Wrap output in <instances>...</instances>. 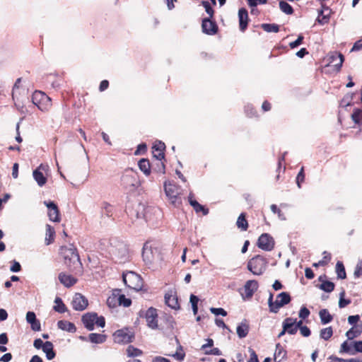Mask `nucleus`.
Masks as SVG:
<instances>
[{"instance_id":"nucleus-1","label":"nucleus","mask_w":362,"mask_h":362,"mask_svg":"<svg viewBox=\"0 0 362 362\" xmlns=\"http://www.w3.org/2000/svg\"><path fill=\"white\" fill-rule=\"evenodd\" d=\"M108 252L112 259L116 263H123L128 259V248L122 241L112 240Z\"/></svg>"},{"instance_id":"nucleus-2","label":"nucleus","mask_w":362,"mask_h":362,"mask_svg":"<svg viewBox=\"0 0 362 362\" xmlns=\"http://www.w3.org/2000/svg\"><path fill=\"white\" fill-rule=\"evenodd\" d=\"M121 184L127 192H134L140 185L137 173L132 169L126 170L122 175Z\"/></svg>"},{"instance_id":"nucleus-3","label":"nucleus","mask_w":362,"mask_h":362,"mask_svg":"<svg viewBox=\"0 0 362 362\" xmlns=\"http://www.w3.org/2000/svg\"><path fill=\"white\" fill-rule=\"evenodd\" d=\"M268 262L261 255H256L252 257L247 264V269L254 275H262L267 269Z\"/></svg>"},{"instance_id":"nucleus-4","label":"nucleus","mask_w":362,"mask_h":362,"mask_svg":"<svg viewBox=\"0 0 362 362\" xmlns=\"http://www.w3.org/2000/svg\"><path fill=\"white\" fill-rule=\"evenodd\" d=\"M164 190L170 203L175 207H180L182 204V199L180 197V187L172 183L164 184Z\"/></svg>"},{"instance_id":"nucleus-5","label":"nucleus","mask_w":362,"mask_h":362,"mask_svg":"<svg viewBox=\"0 0 362 362\" xmlns=\"http://www.w3.org/2000/svg\"><path fill=\"white\" fill-rule=\"evenodd\" d=\"M122 279L126 286L131 289L138 291L143 287V280L141 276L134 272L124 273Z\"/></svg>"},{"instance_id":"nucleus-6","label":"nucleus","mask_w":362,"mask_h":362,"mask_svg":"<svg viewBox=\"0 0 362 362\" xmlns=\"http://www.w3.org/2000/svg\"><path fill=\"white\" fill-rule=\"evenodd\" d=\"M61 253L69 267H71V264L73 265H81L79 255L76 248L73 245H70V247L62 246L61 247Z\"/></svg>"},{"instance_id":"nucleus-7","label":"nucleus","mask_w":362,"mask_h":362,"mask_svg":"<svg viewBox=\"0 0 362 362\" xmlns=\"http://www.w3.org/2000/svg\"><path fill=\"white\" fill-rule=\"evenodd\" d=\"M32 102L41 111H47L51 107V98L45 93L35 90L32 95Z\"/></svg>"},{"instance_id":"nucleus-8","label":"nucleus","mask_w":362,"mask_h":362,"mask_svg":"<svg viewBox=\"0 0 362 362\" xmlns=\"http://www.w3.org/2000/svg\"><path fill=\"white\" fill-rule=\"evenodd\" d=\"M114 341L117 344H125L132 342L134 339V332L129 327L117 329L113 334Z\"/></svg>"},{"instance_id":"nucleus-9","label":"nucleus","mask_w":362,"mask_h":362,"mask_svg":"<svg viewBox=\"0 0 362 362\" xmlns=\"http://www.w3.org/2000/svg\"><path fill=\"white\" fill-rule=\"evenodd\" d=\"M257 245L264 251H271L274 247V240L269 233H262L257 240Z\"/></svg>"},{"instance_id":"nucleus-10","label":"nucleus","mask_w":362,"mask_h":362,"mask_svg":"<svg viewBox=\"0 0 362 362\" xmlns=\"http://www.w3.org/2000/svg\"><path fill=\"white\" fill-rule=\"evenodd\" d=\"M157 249L153 248L148 242L144 243L142 250V258L146 265H150L155 259Z\"/></svg>"},{"instance_id":"nucleus-11","label":"nucleus","mask_w":362,"mask_h":362,"mask_svg":"<svg viewBox=\"0 0 362 362\" xmlns=\"http://www.w3.org/2000/svg\"><path fill=\"white\" fill-rule=\"evenodd\" d=\"M212 18H204L202 20V32L209 35H214L217 33L218 30V25L215 21L211 20Z\"/></svg>"},{"instance_id":"nucleus-12","label":"nucleus","mask_w":362,"mask_h":362,"mask_svg":"<svg viewBox=\"0 0 362 362\" xmlns=\"http://www.w3.org/2000/svg\"><path fill=\"white\" fill-rule=\"evenodd\" d=\"M291 300V297L288 292H281L276 296L275 306L272 313H277L279 309L288 305Z\"/></svg>"},{"instance_id":"nucleus-13","label":"nucleus","mask_w":362,"mask_h":362,"mask_svg":"<svg viewBox=\"0 0 362 362\" xmlns=\"http://www.w3.org/2000/svg\"><path fill=\"white\" fill-rule=\"evenodd\" d=\"M158 314L156 308H149L145 313V318L148 327L156 329L158 327Z\"/></svg>"},{"instance_id":"nucleus-14","label":"nucleus","mask_w":362,"mask_h":362,"mask_svg":"<svg viewBox=\"0 0 362 362\" xmlns=\"http://www.w3.org/2000/svg\"><path fill=\"white\" fill-rule=\"evenodd\" d=\"M71 304L75 310L82 311L87 308L88 303L85 296L81 293H76L74 296Z\"/></svg>"},{"instance_id":"nucleus-15","label":"nucleus","mask_w":362,"mask_h":362,"mask_svg":"<svg viewBox=\"0 0 362 362\" xmlns=\"http://www.w3.org/2000/svg\"><path fill=\"white\" fill-rule=\"evenodd\" d=\"M258 288V282L256 280H248L244 286V293H241L244 299L251 298Z\"/></svg>"},{"instance_id":"nucleus-16","label":"nucleus","mask_w":362,"mask_h":362,"mask_svg":"<svg viewBox=\"0 0 362 362\" xmlns=\"http://www.w3.org/2000/svg\"><path fill=\"white\" fill-rule=\"evenodd\" d=\"M328 61L330 64H334L337 71H340L344 61V55L340 52H332L328 55Z\"/></svg>"},{"instance_id":"nucleus-17","label":"nucleus","mask_w":362,"mask_h":362,"mask_svg":"<svg viewBox=\"0 0 362 362\" xmlns=\"http://www.w3.org/2000/svg\"><path fill=\"white\" fill-rule=\"evenodd\" d=\"M45 170V166L42 164L40 165L38 168L33 172V176L39 187L44 186L47 182V177L44 175L42 170Z\"/></svg>"},{"instance_id":"nucleus-18","label":"nucleus","mask_w":362,"mask_h":362,"mask_svg":"<svg viewBox=\"0 0 362 362\" xmlns=\"http://www.w3.org/2000/svg\"><path fill=\"white\" fill-rule=\"evenodd\" d=\"M238 21L240 31L245 32L249 23L248 12L245 8H241L239 9Z\"/></svg>"},{"instance_id":"nucleus-19","label":"nucleus","mask_w":362,"mask_h":362,"mask_svg":"<svg viewBox=\"0 0 362 362\" xmlns=\"http://www.w3.org/2000/svg\"><path fill=\"white\" fill-rule=\"evenodd\" d=\"M97 313H88L82 316V322L88 330L92 331L94 329V325Z\"/></svg>"},{"instance_id":"nucleus-20","label":"nucleus","mask_w":362,"mask_h":362,"mask_svg":"<svg viewBox=\"0 0 362 362\" xmlns=\"http://www.w3.org/2000/svg\"><path fill=\"white\" fill-rule=\"evenodd\" d=\"M58 278L60 283L67 288L74 286L77 281V279L72 275L66 274L64 272L59 273Z\"/></svg>"},{"instance_id":"nucleus-21","label":"nucleus","mask_w":362,"mask_h":362,"mask_svg":"<svg viewBox=\"0 0 362 362\" xmlns=\"http://www.w3.org/2000/svg\"><path fill=\"white\" fill-rule=\"evenodd\" d=\"M296 319L292 317L286 318L283 323L282 327H284V331H286L289 334H295L297 332L296 327H295Z\"/></svg>"},{"instance_id":"nucleus-22","label":"nucleus","mask_w":362,"mask_h":362,"mask_svg":"<svg viewBox=\"0 0 362 362\" xmlns=\"http://www.w3.org/2000/svg\"><path fill=\"white\" fill-rule=\"evenodd\" d=\"M165 304L174 310H178L180 308V304L178 303V298L175 294L172 293H168L165 295Z\"/></svg>"},{"instance_id":"nucleus-23","label":"nucleus","mask_w":362,"mask_h":362,"mask_svg":"<svg viewBox=\"0 0 362 362\" xmlns=\"http://www.w3.org/2000/svg\"><path fill=\"white\" fill-rule=\"evenodd\" d=\"M287 358V351L280 343L276 344V349L274 355L275 362H281Z\"/></svg>"},{"instance_id":"nucleus-24","label":"nucleus","mask_w":362,"mask_h":362,"mask_svg":"<svg viewBox=\"0 0 362 362\" xmlns=\"http://www.w3.org/2000/svg\"><path fill=\"white\" fill-rule=\"evenodd\" d=\"M136 210V216L137 218H144L148 220V213L151 210L149 206L146 207L143 204H138Z\"/></svg>"},{"instance_id":"nucleus-25","label":"nucleus","mask_w":362,"mask_h":362,"mask_svg":"<svg viewBox=\"0 0 362 362\" xmlns=\"http://www.w3.org/2000/svg\"><path fill=\"white\" fill-rule=\"evenodd\" d=\"M119 293H121L120 289H114L112 292L111 296H110L107 299V305L108 307L114 308L119 305Z\"/></svg>"},{"instance_id":"nucleus-26","label":"nucleus","mask_w":362,"mask_h":362,"mask_svg":"<svg viewBox=\"0 0 362 362\" xmlns=\"http://www.w3.org/2000/svg\"><path fill=\"white\" fill-rule=\"evenodd\" d=\"M249 330V325L247 324V320H244L238 325L236 332L238 337L243 339L247 335Z\"/></svg>"},{"instance_id":"nucleus-27","label":"nucleus","mask_w":362,"mask_h":362,"mask_svg":"<svg viewBox=\"0 0 362 362\" xmlns=\"http://www.w3.org/2000/svg\"><path fill=\"white\" fill-rule=\"evenodd\" d=\"M57 327L59 329L66 331L70 333H74L76 331V327L73 322H68L66 320H59L57 322Z\"/></svg>"},{"instance_id":"nucleus-28","label":"nucleus","mask_w":362,"mask_h":362,"mask_svg":"<svg viewBox=\"0 0 362 362\" xmlns=\"http://www.w3.org/2000/svg\"><path fill=\"white\" fill-rule=\"evenodd\" d=\"M42 350L45 354L47 360H52L56 356V353L54 350V345L51 341H46L45 346L42 349Z\"/></svg>"},{"instance_id":"nucleus-29","label":"nucleus","mask_w":362,"mask_h":362,"mask_svg":"<svg viewBox=\"0 0 362 362\" xmlns=\"http://www.w3.org/2000/svg\"><path fill=\"white\" fill-rule=\"evenodd\" d=\"M237 227L242 231H246L248 228V222L246 219V214L241 213L236 221Z\"/></svg>"},{"instance_id":"nucleus-30","label":"nucleus","mask_w":362,"mask_h":362,"mask_svg":"<svg viewBox=\"0 0 362 362\" xmlns=\"http://www.w3.org/2000/svg\"><path fill=\"white\" fill-rule=\"evenodd\" d=\"M107 336L105 334L90 333L88 335V339L93 344H103L106 341Z\"/></svg>"},{"instance_id":"nucleus-31","label":"nucleus","mask_w":362,"mask_h":362,"mask_svg":"<svg viewBox=\"0 0 362 362\" xmlns=\"http://www.w3.org/2000/svg\"><path fill=\"white\" fill-rule=\"evenodd\" d=\"M319 316L322 325H327L331 322L333 320L332 315L329 313L327 309H322L319 312Z\"/></svg>"},{"instance_id":"nucleus-32","label":"nucleus","mask_w":362,"mask_h":362,"mask_svg":"<svg viewBox=\"0 0 362 362\" xmlns=\"http://www.w3.org/2000/svg\"><path fill=\"white\" fill-rule=\"evenodd\" d=\"M138 165L139 169L144 173L146 175H149L151 173V165L148 159L141 158L139 163Z\"/></svg>"},{"instance_id":"nucleus-33","label":"nucleus","mask_w":362,"mask_h":362,"mask_svg":"<svg viewBox=\"0 0 362 362\" xmlns=\"http://www.w3.org/2000/svg\"><path fill=\"white\" fill-rule=\"evenodd\" d=\"M55 235L54 229L50 225L46 226V237H45V244L47 245H50L54 241V238Z\"/></svg>"},{"instance_id":"nucleus-34","label":"nucleus","mask_w":362,"mask_h":362,"mask_svg":"<svg viewBox=\"0 0 362 362\" xmlns=\"http://www.w3.org/2000/svg\"><path fill=\"white\" fill-rule=\"evenodd\" d=\"M190 205L193 207L196 213L202 212L204 216L209 214V209L204 206L200 204L197 200L190 201Z\"/></svg>"},{"instance_id":"nucleus-35","label":"nucleus","mask_w":362,"mask_h":362,"mask_svg":"<svg viewBox=\"0 0 362 362\" xmlns=\"http://www.w3.org/2000/svg\"><path fill=\"white\" fill-rule=\"evenodd\" d=\"M336 273L337 278L344 279L346 277L345 267L342 262L338 261L336 264Z\"/></svg>"},{"instance_id":"nucleus-36","label":"nucleus","mask_w":362,"mask_h":362,"mask_svg":"<svg viewBox=\"0 0 362 362\" xmlns=\"http://www.w3.org/2000/svg\"><path fill=\"white\" fill-rule=\"evenodd\" d=\"M354 346H353V342H349L348 341H344L340 348V352L346 353L349 355H354Z\"/></svg>"},{"instance_id":"nucleus-37","label":"nucleus","mask_w":362,"mask_h":362,"mask_svg":"<svg viewBox=\"0 0 362 362\" xmlns=\"http://www.w3.org/2000/svg\"><path fill=\"white\" fill-rule=\"evenodd\" d=\"M325 10L329 11V13L327 14H324V10L319 11V16L316 20L317 23H320V25H325L327 23L329 19V8L328 7H326Z\"/></svg>"},{"instance_id":"nucleus-38","label":"nucleus","mask_w":362,"mask_h":362,"mask_svg":"<svg viewBox=\"0 0 362 362\" xmlns=\"http://www.w3.org/2000/svg\"><path fill=\"white\" fill-rule=\"evenodd\" d=\"M54 303L56 305L54 306L53 309L56 312L59 313H64L66 311V307L61 298L57 297L54 300Z\"/></svg>"},{"instance_id":"nucleus-39","label":"nucleus","mask_w":362,"mask_h":362,"mask_svg":"<svg viewBox=\"0 0 362 362\" xmlns=\"http://www.w3.org/2000/svg\"><path fill=\"white\" fill-rule=\"evenodd\" d=\"M261 28L267 33H278L279 25L275 23H262Z\"/></svg>"},{"instance_id":"nucleus-40","label":"nucleus","mask_w":362,"mask_h":362,"mask_svg":"<svg viewBox=\"0 0 362 362\" xmlns=\"http://www.w3.org/2000/svg\"><path fill=\"white\" fill-rule=\"evenodd\" d=\"M127 355L128 357H136L142 355L143 352L138 348L133 346L132 345H129L127 348Z\"/></svg>"},{"instance_id":"nucleus-41","label":"nucleus","mask_w":362,"mask_h":362,"mask_svg":"<svg viewBox=\"0 0 362 362\" xmlns=\"http://www.w3.org/2000/svg\"><path fill=\"white\" fill-rule=\"evenodd\" d=\"M279 8L282 12L287 15H291L293 13V7L285 1L281 0L279 1Z\"/></svg>"},{"instance_id":"nucleus-42","label":"nucleus","mask_w":362,"mask_h":362,"mask_svg":"<svg viewBox=\"0 0 362 362\" xmlns=\"http://www.w3.org/2000/svg\"><path fill=\"white\" fill-rule=\"evenodd\" d=\"M334 284L330 281H323L322 283L319 286V288L322 291L330 293L334 289Z\"/></svg>"},{"instance_id":"nucleus-43","label":"nucleus","mask_w":362,"mask_h":362,"mask_svg":"<svg viewBox=\"0 0 362 362\" xmlns=\"http://www.w3.org/2000/svg\"><path fill=\"white\" fill-rule=\"evenodd\" d=\"M333 334V330L332 327H328L324 329H322L320 332V337L321 339L324 340H329Z\"/></svg>"},{"instance_id":"nucleus-44","label":"nucleus","mask_w":362,"mask_h":362,"mask_svg":"<svg viewBox=\"0 0 362 362\" xmlns=\"http://www.w3.org/2000/svg\"><path fill=\"white\" fill-rule=\"evenodd\" d=\"M353 121L358 124H362V110L355 109L351 115Z\"/></svg>"},{"instance_id":"nucleus-45","label":"nucleus","mask_w":362,"mask_h":362,"mask_svg":"<svg viewBox=\"0 0 362 362\" xmlns=\"http://www.w3.org/2000/svg\"><path fill=\"white\" fill-rule=\"evenodd\" d=\"M245 113L248 117H257V112L251 104L245 106Z\"/></svg>"},{"instance_id":"nucleus-46","label":"nucleus","mask_w":362,"mask_h":362,"mask_svg":"<svg viewBox=\"0 0 362 362\" xmlns=\"http://www.w3.org/2000/svg\"><path fill=\"white\" fill-rule=\"evenodd\" d=\"M48 216L49 218V220L53 222H59L60 218H59V211L58 209V207L56 209H54L52 210H49L48 211Z\"/></svg>"},{"instance_id":"nucleus-47","label":"nucleus","mask_w":362,"mask_h":362,"mask_svg":"<svg viewBox=\"0 0 362 362\" xmlns=\"http://www.w3.org/2000/svg\"><path fill=\"white\" fill-rule=\"evenodd\" d=\"M189 300L192 305L193 313L194 315H197L198 313V303L199 299L197 296L191 294Z\"/></svg>"},{"instance_id":"nucleus-48","label":"nucleus","mask_w":362,"mask_h":362,"mask_svg":"<svg viewBox=\"0 0 362 362\" xmlns=\"http://www.w3.org/2000/svg\"><path fill=\"white\" fill-rule=\"evenodd\" d=\"M324 257L322 259L320 260L318 262H315L313 264V267H317L320 266H325L327 262H329L331 259V255L327 252L325 251L323 252Z\"/></svg>"},{"instance_id":"nucleus-49","label":"nucleus","mask_w":362,"mask_h":362,"mask_svg":"<svg viewBox=\"0 0 362 362\" xmlns=\"http://www.w3.org/2000/svg\"><path fill=\"white\" fill-rule=\"evenodd\" d=\"M117 300H119V305H122L125 308L129 307L132 304V300L130 298H126L124 294L119 293V296Z\"/></svg>"},{"instance_id":"nucleus-50","label":"nucleus","mask_w":362,"mask_h":362,"mask_svg":"<svg viewBox=\"0 0 362 362\" xmlns=\"http://www.w3.org/2000/svg\"><path fill=\"white\" fill-rule=\"evenodd\" d=\"M344 296H345V291H342L339 293V307L340 308H345L346 306L349 305L351 303V302L350 299L344 298Z\"/></svg>"},{"instance_id":"nucleus-51","label":"nucleus","mask_w":362,"mask_h":362,"mask_svg":"<svg viewBox=\"0 0 362 362\" xmlns=\"http://www.w3.org/2000/svg\"><path fill=\"white\" fill-rule=\"evenodd\" d=\"M202 5L204 7L206 13L209 15V17L213 18L214 11L211 7L210 3L207 1H202L201 2Z\"/></svg>"},{"instance_id":"nucleus-52","label":"nucleus","mask_w":362,"mask_h":362,"mask_svg":"<svg viewBox=\"0 0 362 362\" xmlns=\"http://www.w3.org/2000/svg\"><path fill=\"white\" fill-rule=\"evenodd\" d=\"M305 180L304 168L302 167L296 177V184L298 187L301 188V183Z\"/></svg>"},{"instance_id":"nucleus-53","label":"nucleus","mask_w":362,"mask_h":362,"mask_svg":"<svg viewBox=\"0 0 362 362\" xmlns=\"http://www.w3.org/2000/svg\"><path fill=\"white\" fill-rule=\"evenodd\" d=\"M361 333V331L354 330V327H352L350 329H349L346 332V336L348 338V339L351 340L355 337H357L359 336Z\"/></svg>"},{"instance_id":"nucleus-54","label":"nucleus","mask_w":362,"mask_h":362,"mask_svg":"<svg viewBox=\"0 0 362 362\" xmlns=\"http://www.w3.org/2000/svg\"><path fill=\"white\" fill-rule=\"evenodd\" d=\"M153 149L157 152H164L165 149V145L161 141H156L153 146Z\"/></svg>"},{"instance_id":"nucleus-55","label":"nucleus","mask_w":362,"mask_h":362,"mask_svg":"<svg viewBox=\"0 0 362 362\" xmlns=\"http://www.w3.org/2000/svg\"><path fill=\"white\" fill-rule=\"evenodd\" d=\"M210 311L215 315L226 316L227 312L222 308H211Z\"/></svg>"},{"instance_id":"nucleus-56","label":"nucleus","mask_w":362,"mask_h":362,"mask_svg":"<svg viewBox=\"0 0 362 362\" xmlns=\"http://www.w3.org/2000/svg\"><path fill=\"white\" fill-rule=\"evenodd\" d=\"M303 39H304L303 35L301 34L299 35L298 36V38L295 41L289 43L290 47L291 49H294V48L298 47L299 45H300L303 43Z\"/></svg>"},{"instance_id":"nucleus-57","label":"nucleus","mask_w":362,"mask_h":362,"mask_svg":"<svg viewBox=\"0 0 362 362\" xmlns=\"http://www.w3.org/2000/svg\"><path fill=\"white\" fill-rule=\"evenodd\" d=\"M354 275L356 278H358L362 275V259H359L354 270Z\"/></svg>"},{"instance_id":"nucleus-58","label":"nucleus","mask_w":362,"mask_h":362,"mask_svg":"<svg viewBox=\"0 0 362 362\" xmlns=\"http://www.w3.org/2000/svg\"><path fill=\"white\" fill-rule=\"evenodd\" d=\"M310 310L305 307L302 306L299 311V317L301 319H306L310 315Z\"/></svg>"},{"instance_id":"nucleus-59","label":"nucleus","mask_w":362,"mask_h":362,"mask_svg":"<svg viewBox=\"0 0 362 362\" xmlns=\"http://www.w3.org/2000/svg\"><path fill=\"white\" fill-rule=\"evenodd\" d=\"M354 355L357 353H362V340L353 341Z\"/></svg>"},{"instance_id":"nucleus-60","label":"nucleus","mask_w":362,"mask_h":362,"mask_svg":"<svg viewBox=\"0 0 362 362\" xmlns=\"http://www.w3.org/2000/svg\"><path fill=\"white\" fill-rule=\"evenodd\" d=\"M101 208H102L103 210H104L105 211V214L107 216H110L112 215V206L109 203L103 202L102 204Z\"/></svg>"},{"instance_id":"nucleus-61","label":"nucleus","mask_w":362,"mask_h":362,"mask_svg":"<svg viewBox=\"0 0 362 362\" xmlns=\"http://www.w3.org/2000/svg\"><path fill=\"white\" fill-rule=\"evenodd\" d=\"M12 264L10 267V271L12 272H19L21 270V264L16 261V260H13L11 262Z\"/></svg>"},{"instance_id":"nucleus-62","label":"nucleus","mask_w":362,"mask_h":362,"mask_svg":"<svg viewBox=\"0 0 362 362\" xmlns=\"http://www.w3.org/2000/svg\"><path fill=\"white\" fill-rule=\"evenodd\" d=\"M359 315H350L348 317L347 319L349 324L353 325L354 327L356 326V323L359 321Z\"/></svg>"},{"instance_id":"nucleus-63","label":"nucleus","mask_w":362,"mask_h":362,"mask_svg":"<svg viewBox=\"0 0 362 362\" xmlns=\"http://www.w3.org/2000/svg\"><path fill=\"white\" fill-rule=\"evenodd\" d=\"M362 49V37L354 42L351 51L357 52Z\"/></svg>"},{"instance_id":"nucleus-64","label":"nucleus","mask_w":362,"mask_h":362,"mask_svg":"<svg viewBox=\"0 0 362 362\" xmlns=\"http://www.w3.org/2000/svg\"><path fill=\"white\" fill-rule=\"evenodd\" d=\"M249 352L250 353V358L247 362H259L256 352L252 349L250 348Z\"/></svg>"}]
</instances>
